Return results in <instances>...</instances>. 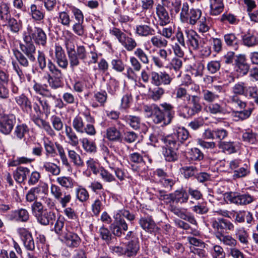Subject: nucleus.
I'll use <instances>...</instances> for the list:
<instances>
[{
	"mask_svg": "<svg viewBox=\"0 0 258 258\" xmlns=\"http://www.w3.org/2000/svg\"><path fill=\"white\" fill-rule=\"evenodd\" d=\"M203 99L208 103H212L219 98V95L209 90H203L202 91Z\"/></svg>",
	"mask_w": 258,
	"mask_h": 258,
	"instance_id": "nucleus-62",
	"label": "nucleus"
},
{
	"mask_svg": "<svg viewBox=\"0 0 258 258\" xmlns=\"http://www.w3.org/2000/svg\"><path fill=\"white\" fill-rule=\"evenodd\" d=\"M47 68L52 75L47 74V82L49 86L54 89L60 87L62 84L61 80L63 77L61 71L50 59L48 60Z\"/></svg>",
	"mask_w": 258,
	"mask_h": 258,
	"instance_id": "nucleus-6",
	"label": "nucleus"
},
{
	"mask_svg": "<svg viewBox=\"0 0 258 258\" xmlns=\"http://www.w3.org/2000/svg\"><path fill=\"white\" fill-rule=\"evenodd\" d=\"M134 54L143 64H148L149 63V57L142 48H137L134 51Z\"/></svg>",
	"mask_w": 258,
	"mask_h": 258,
	"instance_id": "nucleus-59",
	"label": "nucleus"
},
{
	"mask_svg": "<svg viewBox=\"0 0 258 258\" xmlns=\"http://www.w3.org/2000/svg\"><path fill=\"white\" fill-rule=\"evenodd\" d=\"M202 15V11L199 9L191 8L190 9L189 16L187 17L186 15V23L190 25H195L201 18Z\"/></svg>",
	"mask_w": 258,
	"mask_h": 258,
	"instance_id": "nucleus-36",
	"label": "nucleus"
},
{
	"mask_svg": "<svg viewBox=\"0 0 258 258\" xmlns=\"http://www.w3.org/2000/svg\"><path fill=\"white\" fill-rule=\"evenodd\" d=\"M124 120L127 124L134 130H138L141 125V118L139 116L127 115L124 117Z\"/></svg>",
	"mask_w": 258,
	"mask_h": 258,
	"instance_id": "nucleus-44",
	"label": "nucleus"
},
{
	"mask_svg": "<svg viewBox=\"0 0 258 258\" xmlns=\"http://www.w3.org/2000/svg\"><path fill=\"white\" fill-rule=\"evenodd\" d=\"M162 29H160L158 28L157 33L161 35L163 38L167 39H171L173 40L174 39L175 37L174 36V28L171 26L167 27H162Z\"/></svg>",
	"mask_w": 258,
	"mask_h": 258,
	"instance_id": "nucleus-51",
	"label": "nucleus"
},
{
	"mask_svg": "<svg viewBox=\"0 0 258 258\" xmlns=\"http://www.w3.org/2000/svg\"><path fill=\"white\" fill-rule=\"evenodd\" d=\"M250 173V166L249 164H244L243 167L234 171L233 178H240L248 176Z\"/></svg>",
	"mask_w": 258,
	"mask_h": 258,
	"instance_id": "nucleus-47",
	"label": "nucleus"
},
{
	"mask_svg": "<svg viewBox=\"0 0 258 258\" xmlns=\"http://www.w3.org/2000/svg\"><path fill=\"white\" fill-rule=\"evenodd\" d=\"M31 212L33 216L37 219L46 210L42 203L40 201H35L31 206Z\"/></svg>",
	"mask_w": 258,
	"mask_h": 258,
	"instance_id": "nucleus-50",
	"label": "nucleus"
},
{
	"mask_svg": "<svg viewBox=\"0 0 258 258\" xmlns=\"http://www.w3.org/2000/svg\"><path fill=\"white\" fill-rule=\"evenodd\" d=\"M150 41L153 47L158 48H165L168 44V40L159 34L151 37Z\"/></svg>",
	"mask_w": 258,
	"mask_h": 258,
	"instance_id": "nucleus-40",
	"label": "nucleus"
},
{
	"mask_svg": "<svg viewBox=\"0 0 258 258\" xmlns=\"http://www.w3.org/2000/svg\"><path fill=\"white\" fill-rule=\"evenodd\" d=\"M64 218L61 215H59L57 219H56L54 225V230L55 232L58 234L60 238L62 236L63 234L66 233L68 231L67 229L64 230Z\"/></svg>",
	"mask_w": 258,
	"mask_h": 258,
	"instance_id": "nucleus-42",
	"label": "nucleus"
},
{
	"mask_svg": "<svg viewBox=\"0 0 258 258\" xmlns=\"http://www.w3.org/2000/svg\"><path fill=\"white\" fill-rule=\"evenodd\" d=\"M227 202L237 206H246L252 203L254 198L248 193L241 194L238 192H229L225 194Z\"/></svg>",
	"mask_w": 258,
	"mask_h": 258,
	"instance_id": "nucleus-5",
	"label": "nucleus"
},
{
	"mask_svg": "<svg viewBox=\"0 0 258 258\" xmlns=\"http://www.w3.org/2000/svg\"><path fill=\"white\" fill-rule=\"evenodd\" d=\"M180 171L185 178H189L196 175L198 168L195 166H185L180 168Z\"/></svg>",
	"mask_w": 258,
	"mask_h": 258,
	"instance_id": "nucleus-56",
	"label": "nucleus"
},
{
	"mask_svg": "<svg viewBox=\"0 0 258 258\" xmlns=\"http://www.w3.org/2000/svg\"><path fill=\"white\" fill-rule=\"evenodd\" d=\"M125 248V255L128 257L135 255L140 249L139 242L138 239L129 241Z\"/></svg>",
	"mask_w": 258,
	"mask_h": 258,
	"instance_id": "nucleus-38",
	"label": "nucleus"
},
{
	"mask_svg": "<svg viewBox=\"0 0 258 258\" xmlns=\"http://www.w3.org/2000/svg\"><path fill=\"white\" fill-rule=\"evenodd\" d=\"M57 183L66 189L72 188L74 186L75 181L70 176H60L56 179Z\"/></svg>",
	"mask_w": 258,
	"mask_h": 258,
	"instance_id": "nucleus-48",
	"label": "nucleus"
},
{
	"mask_svg": "<svg viewBox=\"0 0 258 258\" xmlns=\"http://www.w3.org/2000/svg\"><path fill=\"white\" fill-rule=\"evenodd\" d=\"M37 221L41 225L46 226L52 225L56 220V214L55 212L46 210L37 219Z\"/></svg>",
	"mask_w": 258,
	"mask_h": 258,
	"instance_id": "nucleus-26",
	"label": "nucleus"
},
{
	"mask_svg": "<svg viewBox=\"0 0 258 258\" xmlns=\"http://www.w3.org/2000/svg\"><path fill=\"white\" fill-rule=\"evenodd\" d=\"M68 156L75 166L82 167L84 165L80 156L74 150H68Z\"/></svg>",
	"mask_w": 258,
	"mask_h": 258,
	"instance_id": "nucleus-58",
	"label": "nucleus"
},
{
	"mask_svg": "<svg viewBox=\"0 0 258 258\" xmlns=\"http://www.w3.org/2000/svg\"><path fill=\"white\" fill-rule=\"evenodd\" d=\"M54 59L57 64L63 69H67L69 65L66 53L62 47L58 44L54 46Z\"/></svg>",
	"mask_w": 258,
	"mask_h": 258,
	"instance_id": "nucleus-14",
	"label": "nucleus"
},
{
	"mask_svg": "<svg viewBox=\"0 0 258 258\" xmlns=\"http://www.w3.org/2000/svg\"><path fill=\"white\" fill-rule=\"evenodd\" d=\"M211 226L215 231V237L218 234H224V232L233 231L234 224L230 221L223 218H213L211 220Z\"/></svg>",
	"mask_w": 258,
	"mask_h": 258,
	"instance_id": "nucleus-10",
	"label": "nucleus"
},
{
	"mask_svg": "<svg viewBox=\"0 0 258 258\" xmlns=\"http://www.w3.org/2000/svg\"><path fill=\"white\" fill-rule=\"evenodd\" d=\"M15 101L23 112L29 114L32 112V102L25 94L15 97Z\"/></svg>",
	"mask_w": 258,
	"mask_h": 258,
	"instance_id": "nucleus-23",
	"label": "nucleus"
},
{
	"mask_svg": "<svg viewBox=\"0 0 258 258\" xmlns=\"http://www.w3.org/2000/svg\"><path fill=\"white\" fill-rule=\"evenodd\" d=\"M84 150L87 153H94L96 152L97 148L94 142L90 141L88 138H84L81 140Z\"/></svg>",
	"mask_w": 258,
	"mask_h": 258,
	"instance_id": "nucleus-53",
	"label": "nucleus"
},
{
	"mask_svg": "<svg viewBox=\"0 0 258 258\" xmlns=\"http://www.w3.org/2000/svg\"><path fill=\"white\" fill-rule=\"evenodd\" d=\"M171 52L170 50H169V53L168 54L167 51L165 49H160L158 51V54L160 57L156 56H152V59L155 65L158 68H162L164 66L165 63L169 62V56Z\"/></svg>",
	"mask_w": 258,
	"mask_h": 258,
	"instance_id": "nucleus-25",
	"label": "nucleus"
},
{
	"mask_svg": "<svg viewBox=\"0 0 258 258\" xmlns=\"http://www.w3.org/2000/svg\"><path fill=\"white\" fill-rule=\"evenodd\" d=\"M186 34L187 38V44L189 49L195 51L198 50L200 46L199 36L194 31H186Z\"/></svg>",
	"mask_w": 258,
	"mask_h": 258,
	"instance_id": "nucleus-28",
	"label": "nucleus"
},
{
	"mask_svg": "<svg viewBox=\"0 0 258 258\" xmlns=\"http://www.w3.org/2000/svg\"><path fill=\"white\" fill-rule=\"evenodd\" d=\"M198 22V30L201 33H206L210 29V19L203 17L200 19Z\"/></svg>",
	"mask_w": 258,
	"mask_h": 258,
	"instance_id": "nucleus-61",
	"label": "nucleus"
},
{
	"mask_svg": "<svg viewBox=\"0 0 258 258\" xmlns=\"http://www.w3.org/2000/svg\"><path fill=\"white\" fill-rule=\"evenodd\" d=\"M27 35L23 37L25 42H29L33 40L38 45L45 47L47 42V35L44 30L40 27H32L28 25L26 28Z\"/></svg>",
	"mask_w": 258,
	"mask_h": 258,
	"instance_id": "nucleus-4",
	"label": "nucleus"
},
{
	"mask_svg": "<svg viewBox=\"0 0 258 258\" xmlns=\"http://www.w3.org/2000/svg\"><path fill=\"white\" fill-rule=\"evenodd\" d=\"M55 146L58 153V155L60 157L62 165L65 166L67 168H70L71 164L68 161L62 146L57 142L55 143Z\"/></svg>",
	"mask_w": 258,
	"mask_h": 258,
	"instance_id": "nucleus-54",
	"label": "nucleus"
},
{
	"mask_svg": "<svg viewBox=\"0 0 258 258\" xmlns=\"http://www.w3.org/2000/svg\"><path fill=\"white\" fill-rule=\"evenodd\" d=\"M29 129L26 124H21L16 126L14 135L19 140L23 139L26 134L28 133Z\"/></svg>",
	"mask_w": 258,
	"mask_h": 258,
	"instance_id": "nucleus-52",
	"label": "nucleus"
},
{
	"mask_svg": "<svg viewBox=\"0 0 258 258\" xmlns=\"http://www.w3.org/2000/svg\"><path fill=\"white\" fill-rule=\"evenodd\" d=\"M169 3L168 0H162L161 4H158L156 7V15L157 17V24L156 26L158 29V26L164 27L168 25L170 22V18L168 11L165 7Z\"/></svg>",
	"mask_w": 258,
	"mask_h": 258,
	"instance_id": "nucleus-9",
	"label": "nucleus"
},
{
	"mask_svg": "<svg viewBox=\"0 0 258 258\" xmlns=\"http://www.w3.org/2000/svg\"><path fill=\"white\" fill-rule=\"evenodd\" d=\"M109 33L114 36L119 42L128 51H133L137 46V43L134 38L127 36L116 27H114L110 29Z\"/></svg>",
	"mask_w": 258,
	"mask_h": 258,
	"instance_id": "nucleus-7",
	"label": "nucleus"
},
{
	"mask_svg": "<svg viewBox=\"0 0 258 258\" xmlns=\"http://www.w3.org/2000/svg\"><path fill=\"white\" fill-rule=\"evenodd\" d=\"M223 39L226 45L235 49L238 47L240 40L237 36L234 33H228L223 36Z\"/></svg>",
	"mask_w": 258,
	"mask_h": 258,
	"instance_id": "nucleus-33",
	"label": "nucleus"
},
{
	"mask_svg": "<svg viewBox=\"0 0 258 258\" xmlns=\"http://www.w3.org/2000/svg\"><path fill=\"white\" fill-rule=\"evenodd\" d=\"M74 41V35L67 30L64 36V43L71 68H74L80 64L79 59L85 60L87 57L85 47L83 45L77 46V49L75 50Z\"/></svg>",
	"mask_w": 258,
	"mask_h": 258,
	"instance_id": "nucleus-1",
	"label": "nucleus"
},
{
	"mask_svg": "<svg viewBox=\"0 0 258 258\" xmlns=\"http://www.w3.org/2000/svg\"><path fill=\"white\" fill-rule=\"evenodd\" d=\"M247 88L244 86V83H238L235 84L232 88L233 94L230 96L229 102L240 109L244 108L246 105V103L241 100L239 95H243L246 96Z\"/></svg>",
	"mask_w": 258,
	"mask_h": 258,
	"instance_id": "nucleus-8",
	"label": "nucleus"
},
{
	"mask_svg": "<svg viewBox=\"0 0 258 258\" xmlns=\"http://www.w3.org/2000/svg\"><path fill=\"white\" fill-rule=\"evenodd\" d=\"M139 223L144 230L150 233L155 234L159 229L151 217H141Z\"/></svg>",
	"mask_w": 258,
	"mask_h": 258,
	"instance_id": "nucleus-19",
	"label": "nucleus"
},
{
	"mask_svg": "<svg viewBox=\"0 0 258 258\" xmlns=\"http://www.w3.org/2000/svg\"><path fill=\"white\" fill-rule=\"evenodd\" d=\"M15 116L13 114L4 115L0 118V132L8 135L12 131L16 123Z\"/></svg>",
	"mask_w": 258,
	"mask_h": 258,
	"instance_id": "nucleus-12",
	"label": "nucleus"
},
{
	"mask_svg": "<svg viewBox=\"0 0 258 258\" xmlns=\"http://www.w3.org/2000/svg\"><path fill=\"white\" fill-rule=\"evenodd\" d=\"M189 138V133L184 128H179L175 133L165 139L174 148H179L180 144L183 143Z\"/></svg>",
	"mask_w": 258,
	"mask_h": 258,
	"instance_id": "nucleus-11",
	"label": "nucleus"
},
{
	"mask_svg": "<svg viewBox=\"0 0 258 258\" xmlns=\"http://www.w3.org/2000/svg\"><path fill=\"white\" fill-rule=\"evenodd\" d=\"M85 116L88 122L90 123L87 124L86 125L83 118L77 115L72 121V126L75 130L79 133H86L90 136H94L96 134V131L93 125L95 122V119L93 116H91L90 113H85Z\"/></svg>",
	"mask_w": 258,
	"mask_h": 258,
	"instance_id": "nucleus-3",
	"label": "nucleus"
},
{
	"mask_svg": "<svg viewBox=\"0 0 258 258\" xmlns=\"http://www.w3.org/2000/svg\"><path fill=\"white\" fill-rule=\"evenodd\" d=\"M131 162L134 163L131 165L132 169L139 173H143L146 170V164L143 156L139 153L135 152L129 156Z\"/></svg>",
	"mask_w": 258,
	"mask_h": 258,
	"instance_id": "nucleus-13",
	"label": "nucleus"
},
{
	"mask_svg": "<svg viewBox=\"0 0 258 258\" xmlns=\"http://www.w3.org/2000/svg\"><path fill=\"white\" fill-rule=\"evenodd\" d=\"M93 98L97 103L93 102L92 104L93 107L96 108L98 106L103 107L107 101V94L104 90L97 91L94 93Z\"/></svg>",
	"mask_w": 258,
	"mask_h": 258,
	"instance_id": "nucleus-34",
	"label": "nucleus"
},
{
	"mask_svg": "<svg viewBox=\"0 0 258 258\" xmlns=\"http://www.w3.org/2000/svg\"><path fill=\"white\" fill-rule=\"evenodd\" d=\"M235 69L239 75L244 76L247 74L249 66L246 62L245 56L239 54L235 60Z\"/></svg>",
	"mask_w": 258,
	"mask_h": 258,
	"instance_id": "nucleus-20",
	"label": "nucleus"
},
{
	"mask_svg": "<svg viewBox=\"0 0 258 258\" xmlns=\"http://www.w3.org/2000/svg\"><path fill=\"white\" fill-rule=\"evenodd\" d=\"M65 134L68 139H69V143L71 146L75 147L79 145V138L72 127L70 126L66 125Z\"/></svg>",
	"mask_w": 258,
	"mask_h": 258,
	"instance_id": "nucleus-39",
	"label": "nucleus"
},
{
	"mask_svg": "<svg viewBox=\"0 0 258 258\" xmlns=\"http://www.w3.org/2000/svg\"><path fill=\"white\" fill-rule=\"evenodd\" d=\"M143 19L145 23L150 24V19L149 18L143 17ZM135 32L138 36L146 37L153 35L155 30L150 25L138 24L135 27Z\"/></svg>",
	"mask_w": 258,
	"mask_h": 258,
	"instance_id": "nucleus-15",
	"label": "nucleus"
},
{
	"mask_svg": "<svg viewBox=\"0 0 258 258\" xmlns=\"http://www.w3.org/2000/svg\"><path fill=\"white\" fill-rule=\"evenodd\" d=\"M106 137L108 140L112 142L122 141L121 133L115 126H111L106 129Z\"/></svg>",
	"mask_w": 258,
	"mask_h": 258,
	"instance_id": "nucleus-35",
	"label": "nucleus"
},
{
	"mask_svg": "<svg viewBox=\"0 0 258 258\" xmlns=\"http://www.w3.org/2000/svg\"><path fill=\"white\" fill-rule=\"evenodd\" d=\"M11 16L10 4L4 2L0 3V20L3 22Z\"/></svg>",
	"mask_w": 258,
	"mask_h": 258,
	"instance_id": "nucleus-43",
	"label": "nucleus"
},
{
	"mask_svg": "<svg viewBox=\"0 0 258 258\" xmlns=\"http://www.w3.org/2000/svg\"><path fill=\"white\" fill-rule=\"evenodd\" d=\"M34 83L33 89L36 93L42 95L43 97L55 98V96L52 95L49 90L45 89L42 85L37 83L35 81H34Z\"/></svg>",
	"mask_w": 258,
	"mask_h": 258,
	"instance_id": "nucleus-46",
	"label": "nucleus"
},
{
	"mask_svg": "<svg viewBox=\"0 0 258 258\" xmlns=\"http://www.w3.org/2000/svg\"><path fill=\"white\" fill-rule=\"evenodd\" d=\"M42 168L46 172L54 176L58 175L61 171L59 166L50 162H44Z\"/></svg>",
	"mask_w": 258,
	"mask_h": 258,
	"instance_id": "nucleus-45",
	"label": "nucleus"
},
{
	"mask_svg": "<svg viewBox=\"0 0 258 258\" xmlns=\"http://www.w3.org/2000/svg\"><path fill=\"white\" fill-rule=\"evenodd\" d=\"M48 190V185L45 183H42L36 187L31 188L26 195V201L29 203L35 202L37 201V194L41 191L45 193Z\"/></svg>",
	"mask_w": 258,
	"mask_h": 258,
	"instance_id": "nucleus-18",
	"label": "nucleus"
},
{
	"mask_svg": "<svg viewBox=\"0 0 258 258\" xmlns=\"http://www.w3.org/2000/svg\"><path fill=\"white\" fill-rule=\"evenodd\" d=\"M235 235L241 243L245 245L248 244V234L244 228L237 229L236 231Z\"/></svg>",
	"mask_w": 258,
	"mask_h": 258,
	"instance_id": "nucleus-60",
	"label": "nucleus"
},
{
	"mask_svg": "<svg viewBox=\"0 0 258 258\" xmlns=\"http://www.w3.org/2000/svg\"><path fill=\"white\" fill-rule=\"evenodd\" d=\"M26 43V44H20V49L31 61L34 62L36 60L35 56L36 47L34 44L31 41Z\"/></svg>",
	"mask_w": 258,
	"mask_h": 258,
	"instance_id": "nucleus-29",
	"label": "nucleus"
},
{
	"mask_svg": "<svg viewBox=\"0 0 258 258\" xmlns=\"http://www.w3.org/2000/svg\"><path fill=\"white\" fill-rule=\"evenodd\" d=\"M191 103L189 106L185 105L184 108L187 111V116H192L199 113L202 108L200 98L195 95L191 97Z\"/></svg>",
	"mask_w": 258,
	"mask_h": 258,
	"instance_id": "nucleus-21",
	"label": "nucleus"
},
{
	"mask_svg": "<svg viewBox=\"0 0 258 258\" xmlns=\"http://www.w3.org/2000/svg\"><path fill=\"white\" fill-rule=\"evenodd\" d=\"M58 22L62 26L69 27L72 20L69 13L66 11L59 12L58 14Z\"/></svg>",
	"mask_w": 258,
	"mask_h": 258,
	"instance_id": "nucleus-57",
	"label": "nucleus"
},
{
	"mask_svg": "<svg viewBox=\"0 0 258 258\" xmlns=\"http://www.w3.org/2000/svg\"><path fill=\"white\" fill-rule=\"evenodd\" d=\"M88 169L91 170L94 175H97L100 171V165L96 159L89 158L86 162Z\"/></svg>",
	"mask_w": 258,
	"mask_h": 258,
	"instance_id": "nucleus-64",
	"label": "nucleus"
},
{
	"mask_svg": "<svg viewBox=\"0 0 258 258\" xmlns=\"http://www.w3.org/2000/svg\"><path fill=\"white\" fill-rule=\"evenodd\" d=\"M30 170L27 167L20 166L13 172V176L15 180L19 183H22L27 179L30 174Z\"/></svg>",
	"mask_w": 258,
	"mask_h": 258,
	"instance_id": "nucleus-30",
	"label": "nucleus"
},
{
	"mask_svg": "<svg viewBox=\"0 0 258 258\" xmlns=\"http://www.w3.org/2000/svg\"><path fill=\"white\" fill-rule=\"evenodd\" d=\"M29 14L32 19L36 22H41L45 17V13L42 8L34 4L30 6Z\"/></svg>",
	"mask_w": 258,
	"mask_h": 258,
	"instance_id": "nucleus-27",
	"label": "nucleus"
},
{
	"mask_svg": "<svg viewBox=\"0 0 258 258\" xmlns=\"http://www.w3.org/2000/svg\"><path fill=\"white\" fill-rule=\"evenodd\" d=\"M60 238L64 241L68 246L70 247H78L81 241L80 238L77 234L70 231L63 234Z\"/></svg>",
	"mask_w": 258,
	"mask_h": 258,
	"instance_id": "nucleus-24",
	"label": "nucleus"
},
{
	"mask_svg": "<svg viewBox=\"0 0 258 258\" xmlns=\"http://www.w3.org/2000/svg\"><path fill=\"white\" fill-rule=\"evenodd\" d=\"M242 41L244 45L251 47L257 43V39L253 33L248 32L242 36Z\"/></svg>",
	"mask_w": 258,
	"mask_h": 258,
	"instance_id": "nucleus-55",
	"label": "nucleus"
},
{
	"mask_svg": "<svg viewBox=\"0 0 258 258\" xmlns=\"http://www.w3.org/2000/svg\"><path fill=\"white\" fill-rule=\"evenodd\" d=\"M10 30L13 33L18 34L22 29V22L21 20H17L14 17H11L7 20L3 21Z\"/></svg>",
	"mask_w": 258,
	"mask_h": 258,
	"instance_id": "nucleus-31",
	"label": "nucleus"
},
{
	"mask_svg": "<svg viewBox=\"0 0 258 258\" xmlns=\"http://www.w3.org/2000/svg\"><path fill=\"white\" fill-rule=\"evenodd\" d=\"M169 196L170 197V203L183 204L186 203L188 201V194L183 188L169 194Z\"/></svg>",
	"mask_w": 258,
	"mask_h": 258,
	"instance_id": "nucleus-17",
	"label": "nucleus"
},
{
	"mask_svg": "<svg viewBox=\"0 0 258 258\" xmlns=\"http://www.w3.org/2000/svg\"><path fill=\"white\" fill-rule=\"evenodd\" d=\"M209 112L213 114H228L230 113L229 109L226 104H220L217 103H212L208 107Z\"/></svg>",
	"mask_w": 258,
	"mask_h": 258,
	"instance_id": "nucleus-32",
	"label": "nucleus"
},
{
	"mask_svg": "<svg viewBox=\"0 0 258 258\" xmlns=\"http://www.w3.org/2000/svg\"><path fill=\"white\" fill-rule=\"evenodd\" d=\"M216 238L222 242L225 246L230 248L235 247L237 244V240L230 235L225 234H218Z\"/></svg>",
	"mask_w": 258,
	"mask_h": 258,
	"instance_id": "nucleus-37",
	"label": "nucleus"
},
{
	"mask_svg": "<svg viewBox=\"0 0 258 258\" xmlns=\"http://www.w3.org/2000/svg\"><path fill=\"white\" fill-rule=\"evenodd\" d=\"M43 145L47 156L54 157L56 154L54 144L49 138L43 139Z\"/></svg>",
	"mask_w": 258,
	"mask_h": 258,
	"instance_id": "nucleus-49",
	"label": "nucleus"
},
{
	"mask_svg": "<svg viewBox=\"0 0 258 258\" xmlns=\"http://www.w3.org/2000/svg\"><path fill=\"white\" fill-rule=\"evenodd\" d=\"M165 146L163 148V154L166 161L174 162L177 160L178 155L177 151L179 148H174L167 139H165Z\"/></svg>",
	"mask_w": 258,
	"mask_h": 258,
	"instance_id": "nucleus-16",
	"label": "nucleus"
},
{
	"mask_svg": "<svg viewBox=\"0 0 258 258\" xmlns=\"http://www.w3.org/2000/svg\"><path fill=\"white\" fill-rule=\"evenodd\" d=\"M163 110L156 104H153L152 117L153 121L157 124L163 122L164 124H169L173 115V106L170 104L164 103L161 104Z\"/></svg>",
	"mask_w": 258,
	"mask_h": 258,
	"instance_id": "nucleus-2",
	"label": "nucleus"
},
{
	"mask_svg": "<svg viewBox=\"0 0 258 258\" xmlns=\"http://www.w3.org/2000/svg\"><path fill=\"white\" fill-rule=\"evenodd\" d=\"M224 8L223 0L211 1L210 14L212 16H218L223 12Z\"/></svg>",
	"mask_w": 258,
	"mask_h": 258,
	"instance_id": "nucleus-41",
	"label": "nucleus"
},
{
	"mask_svg": "<svg viewBox=\"0 0 258 258\" xmlns=\"http://www.w3.org/2000/svg\"><path fill=\"white\" fill-rule=\"evenodd\" d=\"M218 146L219 149L228 153H234L236 151L233 142L219 141Z\"/></svg>",
	"mask_w": 258,
	"mask_h": 258,
	"instance_id": "nucleus-63",
	"label": "nucleus"
},
{
	"mask_svg": "<svg viewBox=\"0 0 258 258\" xmlns=\"http://www.w3.org/2000/svg\"><path fill=\"white\" fill-rule=\"evenodd\" d=\"M8 216L9 220L17 222H26L29 219V212L23 208L12 211Z\"/></svg>",
	"mask_w": 258,
	"mask_h": 258,
	"instance_id": "nucleus-22",
	"label": "nucleus"
}]
</instances>
